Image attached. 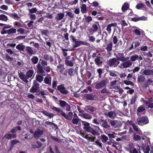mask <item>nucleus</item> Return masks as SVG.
I'll use <instances>...</instances> for the list:
<instances>
[{"instance_id": "obj_1", "label": "nucleus", "mask_w": 153, "mask_h": 153, "mask_svg": "<svg viewBox=\"0 0 153 153\" xmlns=\"http://www.w3.org/2000/svg\"><path fill=\"white\" fill-rule=\"evenodd\" d=\"M39 84L36 81L34 80L33 84L30 90L31 93H35L38 91H39Z\"/></svg>"}, {"instance_id": "obj_2", "label": "nucleus", "mask_w": 153, "mask_h": 153, "mask_svg": "<svg viewBox=\"0 0 153 153\" xmlns=\"http://www.w3.org/2000/svg\"><path fill=\"white\" fill-rule=\"evenodd\" d=\"M130 153H138L137 149L134 147V146L132 143H129L126 148Z\"/></svg>"}, {"instance_id": "obj_3", "label": "nucleus", "mask_w": 153, "mask_h": 153, "mask_svg": "<svg viewBox=\"0 0 153 153\" xmlns=\"http://www.w3.org/2000/svg\"><path fill=\"white\" fill-rule=\"evenodd\" d=\"M137 120L138 124L140 125H142V124L145 125L149 123L148 119L146 117H139L137 118Z\"/></svg>"}, {"instance_id": "obj_4", "label": "nucleus", "mask_w": 153, "mask_h": 153, "mask_svg": "<svg viewBox=\"0 0 153 153\" xmlns=\"http://www.w3.org/2000/svg\"><path fill=\"white\" fill-rule=\"evenodd\" d=\"M83 129L86 132L91 133L92 127L90 126V124L86 122L82 121Z\"/></svg>"}, {"instance_id": "obj_5", "label": "nucleus", "mask_w": 153, "mask_h": 153, "mask_svg": "<svg viewBox=\"0 0 153 153\" xmlns=\"http://www.w3.org/2000/svg\"><path fill=\"white\" fill-rule=\"evenodd\" d=\"M108 63L110 66L114 65V67H116L120 63V62L117 61L116 58H113L109 59Z\"/></svg>"}, {"instance_id": "obj_6", "label": "nucleus", "mask_w": 153, "mask_h": 153, "mask_svg": "<svg viewBox=\"0 0 153 153\" xmlns=\"http://www.w3.org/2000/svg\"><path fill=\"white\" fill-rule=\"evenodd\" d=\"M132 62L130 61H125L120 65L119 68H127L130 67L132 65Z\"/></svg>"}, {"instance_id": "obj_7", "label": "nucleus", "mask_w": 153, "mask_h": 153, "mask_svg": "<svg viewBox=\"0 0 153 153\" xmlns=\"http://www.w3.org/2000/svg\"><path fill=\"white\" fill-rule=\"evenodd\" d=\"M106 81L105 80H102L99 82L97 83L95 86V88L97 89L101 88L105 86L106 84Z\"/></svg>"}, {"instance_id": "obj_8", "label": "nucleus", "mask_w": 153, "mask_h": 153, "mask_svg": "<svg viewBox=\"0 0 153 153\" xmlns=\"http://www.w3.org/2000/svg\"><path fill=\"white\" fill-rule=\"evenodd\" d=\"M18 75L20 79L23 82L26 83H28V81L27 80L28 79L26 75L24 74L23 72H20L18 73Z\"/></svg>"}, {"instance_id": "obj_9", "label": "nucleus", "mask_w": 153, "mask_h": 153, "mask_svg": "<svg viewBox=\"0 0 153 153\" xmlns=\"http://www.w3.org/2000/svg\"><path fill=\"white\" fill-rule=\"evenodd\" d=\"M91 133L93 135H95L97 134V133L101 131L100 128L97 126H94L93 128H92Z\"/></svg>"}, {"instance_id": "obj_10", "label": "nucleus", "mask_w": 153, "mask_h": 153, "mask_svg": "<svg viewBox=\"0 0 153 153\" xmlns=\"http://www.w3.org/2000/svg\"><path fill=\"white\" fill-rule=\"evenodd\" d=\"M116 59L118 61L124 62L126 60V58L124 56V54L121 53H118V54L115 55Z\"/></svg>"}, {"instance_id": "obj_11", "label": "nucleus", "mask_w": 153, "mask_h": 153, "mask_svg": "<svg viewBox=\"0 0 153 153\" xmlns=\"http://www.w3.org/2000/svg\"><path fill=\"white\" fill-rule=\"evenodd\" d=\"M104 114L106 117H108L112 119H114L116 116V114L114 111H109L108 113H105Z\"/></svg>"}, {"instance_id": "obj_12", "label": "nucleus", "mask_w": 153, "mask_h": 153, "mask_svg": "<svg viewBox=\"0 0 153 153\" xmlns=\"http://www.w3.org/2000/svg\"><path fill=\"white\" fill-rule=\"evenodd\" d=\"M57 88L58 90L63 94H66L68 93V91L65 89V88L63 85L58 86Z\"/></svg>"}, {"instance_id": "obj_13", "label": "nucleus", "mask_w": 153, "mask_h": 153, "mask_svg": "<svg viewBox=\"0 0 153 153\" xmlns=\"http://www.w3.org/2000/svg\"><path fill=\"white\" fill-rule=\"evenodd\" d=\"M43 134V131L37 129L34 133V137L36 139L39 138Z\"/></svg>"}, {"instance_id": "obj_14", "label": "nucleus", "mask_w": 153, "mask_h": 153, "mask_svg": "<svg viewBox=\"0 0 153 153\" xmlns=\"http://www.w3.org/2000/svg\"><path fill=\"white\" fill-rule=\"evenodd\" d=\"M51 77L49 74H47L46 76L44 79V82L49 85H50L51 83Z\"/></svg>"}, {"instance_id": "obj_15", "label": "nucleus", "mask_w": 153, "mask_h": 153, "mask_svg": "<svg viewBox=\"0 0 153 153\" xmlns=\"http://www.w3.org/2000/svg\"><path fill=\"white\" fill-rule=\"evenodd\" d=\"M75 43V45L74 46V48L78 47L81 45H87L88 44L87 43L81 41H77Z\"/></svg>"}, {"instance_id": "obj_16", "label": "nucleus", "mask_w": 153, "mask_h": 153, "mask_svg": "<svg viewBox=\"0 0 153 153\" xmlns=\"http://www.w3.org/2000/svg\"><path fill=\"white\" fill-rule=\"evenodd\" d=\"M144 75L146 76L153 75V69H146L143 72Z\"/></svg>"}, {"instance_id": "obj_17", "label": "nucleus", "mask_w": 153, "mask_h": 153, "mask_svg": "<svg viewBox=\"0 0 153 153\" xmlns=\"http://www.w3.org/2000/svg\"><path fill=\"white\" fill-rule=\"evenodd\" d=\"M74 118L72 119L71 122L73 124L77 125L81 120L78 118L76 114H74Z\"/></svg>"}, {"instance_id": "obj_18", "label": "nucleus", "mask_w": 153, "mask_h": 153, "mask_svg": "<svg viewBox=\"0 0 153 153\" xmlns=\"http://www.w3.org/2000/svg\"><path fill=\"white\" fill-rule=\"evenodd\" d=\"M42 145V144L39 141L36 142V144L33 143L32 145V147L33 149L40 148Z\"/></svg>"}, {"instance_id": "obj_19", "label": "nucleus", "mask_w": 153, "mask_h": 153, "mask_svg": "<svg viewBox=\"0 0 153 153\" xmlns=\"http://www.w3.org/2000/svg\"><path fill=\"white\" fill-rule=\"evenodd\" d=\"M117 25V24L116 23H112L109 24L107 25L106 27V30L108 32L109 34H110L111 31V27H116Z\"/></svg>"}, {"instance_id": "obj_20", "label": "nucleus", "mask_w": 153, "mask_h": 153, "mask_svg": "<svg viewBox=\"0 0 153 153\" xmlns=\"http://www.w3.org/2000/svg\"><path fill=\"white\" fill-rule=\"evenodd\" d=\"M43 74L42 75L39 74L36 75V80H35L37 82L38 81L40 83H41L43 80Z\"/></svg>"}, {"instance_id": "obj_21", "label": "nucleus", "mask_w": 153, "mask_h": 153, "mask_svg": "<svg viewBox=\"0 0 153 153\" xmlns=\"http://www.w3.org/2000/svg\"><path fill=\"white\" fill-rule=\"evenodd\" d=\"M147 18L145 16H142L139 18H133L131 19V20L134 22H137L140 20H147Z\"/></svg>"}, {"instance_id": "obj_22", "label": "nucleus", "mask_w": 153, "mask_h": 153, "mask_svg": "<svg viewBox=\"0 0 153 153\" xmlns=\"http://www.w3.org/2000/svg\"><path fill=\"white\" fill-rule=\"evenodd\" d=\"M43 58L46 60L49 61L50 62H52L53 61L52 56L47 54H45L44 55Z\"/></svg>"}, {"instance_id": "obj_23", "label": "nucleus", "mask_w": 153, "mask_h": 153, "mask_svg": "<svg viewBox=\"0 0 153 153\" xmlns=\"http://www.w3.org/2000/svg\"><path fill=\"white\" fill-rule=\"evenodd\" d=\"M101 122H102V126L105 128H109L110 126L108 124L106 120H101Z\"/></svg>"}, {"instance_id": "obj_24", "label": "nucleus", "mask_w": 153, "mask_h": 153, "mask_svg": "<svg viewBox=\"0 0 153 153\" xmlns=\"http://www.w3.org/2000/svg\"><path fill=\"white\" fill-rule=\"evenodd\" d=\"M65 14L64 13H60L57 14V16L55 17L57 21H60L64 17Z\"/></svg>"}, {"instance_id": "obj_25", "label": "nucleus", "mask_w": 153, "mask_h": 153, "mask_svg": "<svg viewBox=\"0 0 153 153\" xmlns=\"http://www.w3.org/2000/svg\"><path fill=\"white\" fill-rule=\"evenodd\" d=\"M79 115L86 119H90L92 118L90 114L86 113H84L82 114H79Z\"/></svg>"}, {"instance_id": "obj_26", "label": "nucleus", "mask_w": 153, "mask_h": 153, "mask_svg": "<svg viewBox=\"0 0 153 153\" xmlns=\"http://www.w3.org/2000/svg\"><path fill=\"white\" fill-rule=\"evenodd\" d=\"M34 71L33 70H29L26 73V75L28 79L32 77L34 73Z\"/></svg>"}, {"instance_id": "obj_27", "label": "nucleus", "mask_w": 153, "mask_h": 153, "mask_svg": "<svg viewBox=\"0 0 153 153\" xmlns=\"http://www.w3.org/2000/svg\"><path fill=\"white\" fill-rule=\"evenodd\" d=\"M25 48V46L22 43L19 44L16 46V48L19 50L23 51Z\"/></svg>"}, {"instance_id": "obj_28", "label": "nucleus", "mask_w": 153, "mask_h": 153, "mask_svg": "<svg viewBox=\"0 0 153 153\" xmlns=\"http://www.w3.org/2000/svg\"><path fill=\"white\" fill-rule=\"evenodd\" d=\"M85 108L86 111H89L91 112H93L96 110V109L95 108L90 106H86Z\"/></svg>"}, {"instance_id": "obj_29", "label": "nucleus", "mask_w": 153, "mask_h": 153, "mask_svg": "<svg viewBox=\"0 0 153 153\" xmlns=\"http://www.w3.org/2000/svg\"><path fill=\"white\" fill-rule=\"evenodd\" d=\"M92 27L93 29L92 31L94 32L97 31L99 28L100 27V26L98 24H94L92 25Z\"/></svg>"}, {"instance_id": "obj_30", "label": "nucleus", "mask_w": 153, "mask_h": 153, "mask_svg": "<svg viewBox=\"0 0 153 153\" xmlns=\"http://www.w3.org/2000/svg\"><path fill=\"white\" fill-rule=\"evenodd\" d=\"M42 112L45 115L48 117L50 118L53 117L54 116L53 114L50 113L45 111H42Z\"/></svg>"}, {"instance_id": "obj_31", "label": "nucleus", "mask_w": 153, "mask_h": 153, "mask_svg": "<svg viewBox=\"0 0 153 153\" xmlns=\"http://www.w3.org/2000/svg\"><path fill=\"white\" fill-rule=\"evenodd\" d=\"M73 115L72 112H70L68 113V115H66V114H65V118L68 120H71Z\"/></svg>"}, {"instance_id": "obj_32", "label": "nucleus", "mask_w": 153, "mask_h": 153, "mask_svg": "<svg viewBox=\"0 0 153 153\" xmlns=\"http://www.w3.org/2000/svg\"><path fill=\"white\" fill-rule=\"evenodd\" d=\"M102 141L103 143H105L108 140V137L104 134H102L100 136Z\"/></svg>"}, {"instance_id": "obj_33", "label": "nucleus", "mask_w": 153, "mask_h": 153, "mask_svg": "<svg viewBox=\"0 0 153 153\" xmlns=\"http://www.w3.org/2000/svg\"><path fill=\"white\" fill-rule=\"evenodd\" d=\"M145 111V108L143 106H140L138 108L137 110V114H138L139 113H140L144 111Z\"/></svg>"}, {"instance_id": "obj_34", "label": "nucleus", "mask_w": 153, "mask_h": 153, "mask_svg": "<svg viewBox=\"0 0 153 153\" xmlns=\"http://www.w3.org/2000/svg\"><path fill=\"white\" fill-rule=\"evenodd\" d=\"M101 57L100 56H97V58L95 60V62L97 65H100L102 63V61L100 60Z\"/></svg>"}, {"instance_id": "obj_35", "label": "nucleus", "mask_w": 153, "mask_h": 153, "mask_svg": "<svg viewBox=\"0 0 153 153\" xmlns=\"http://www.w3.org/2000/svg\"><path fill=\"white\" fill-rule=\"evenodd\" d=\"M137 81L140 83L143 82L145 80V77L143 76L140 75L137 78Z\"/></svg>"}, {"instance_id": "obj_36", "label": "nucleus", "mask_w": 153, "mask_h": 153, "mask_svg": "<svg viewBox=\"0 0 153 153\" xmlns=\"http://www.w3.org/2000/svg\"><path fill=\"white\" fill-rule=\"evenodd\" d=\"M129 4L127 2L125 3L123 6L122 10L123 11L126 10L128 8Z\"/></svg>"}, {"instance_id": "obj_37", "label": "nucleus", "mask_w": 153, "mask_h": 153, "mask_svg": "<svg viewBox=\"0 0 153 153\" xmlns=\"http://www.w3.org/2000/svg\"><path fill=\"white\" fill-rule=\"evenodd\" d=\"M31 60L33 64H36L37 63L39 59L36 56H33L31 59Z\"/></svg>"}, {"instance_id": "obj_38", "label": "nucleus", "mask_w": 153, "mask_h": 153, "mask_svg": "<svg viewBox=\"0 0 153 153\" xmlns=\"http://www.w3.org/2000/svg\"><path fill=\"white\" fill-rule=\"evenodd\" d=\"M26 51L30 55H31L33 54V51L31 47H26Z\"/></svg>"}, {"instance_id": "obj_39", "label": "nucleus", "mask_w": 153, "mask_h": 153, "mask_svg": "<svg viewBox=\"0 0 153 153\" xmlns=\"http://www.w3.org/2000/svg\"><path fill=\"white\" fill-rule=\"evenodd\" d=\"M8 34H11L13 33H16V30L14 28H11L8 30H7Z\"/></svg>"}, {"instance_id": "obj_40", "label": "nucleus", "mask_w": 153, "mask_h": 153, "mask_svg": "<svg viewBox=\"0 0 153 153\" xmlns=\"http://www.w3.org/2000/svg\"><path fill=\"white\" fill-rule=\"evenodd\" d=\"M37 72L38 73L42 74L43 76H45L46 75L45 72L43 70V67L38 69L37 71Z\"/></svg>"}, {"instance_id": "obj_41", "label": "nucleus", "mask_w": 153, "mask_h": 153, "mask_svg": "<svg viewBox=\"0 0 153 153\" xmlns=\"http://www.w3.org/2000/svg\"><path fill=\"white\" fill-rule=\"evenodd\" d=\"M139 57L137 55L135 54L134 55H132L130 57V61L131 62H134L135 61L136 59H137Z\"/></svg>"}, {"instance_id": "obj_42", "label": "nucleus", "mask_w": 153, "mask_h": 153, "mask_svg": "<svg viewBox=\"0 0 153 153\" xmlns=\"http://www.w3.org/2000/svg\"><path fill=\"white\" fill-rule=\"evenodd\" d=\"M8 19L7 16L4 14L0 15V20L6 21Z\"/></svg>"}, {"instance_id": "obj_43", "label": "nucleus", "mask_w": 153, "mask_h": 153, "mask_svg": "<svg viewBox=\"0 0 153 153\" xmlns=\"http://www.w3.org/2000/svg\"><path fill=\"white\" fill-rule=\"evenodd\" d=\"M59 102L60 106L62 108H64L67 103L65 101L62 100H59Z\"/></svg>"}, {"instance_id": "obj_44", "label": "nucleus", "mask_w": 153, "mask_h": 153, "mask_svg": "<svg viewBox=\"0 0 153 153\" xmlns=\"http://www.w3.org/2000/svg\"><path fill=\"white\" fill-rule=\"evenodd\" d=\"M81 12L83 13H85L86 12V5L85 4H83L81 7Z\"/></svg>"}, {"instance_id": "obj_45", "label": "nucleus", "mask_w": 153, "mask_h": 153, "mask_svg": "<svg viewBox=\"0 0 153 153\" xmlns=\"http://www.w3.org/2000/svg\"><path fill=\"white\" fill-rule=\"evenodd\" d=\"M78 0H69L68 4L73 5L74 4H76L78 3Z\"/></svg>"}, {"instance_id": "obj_46", "label": "nucleus", "mask_w": 153, "mask_h": 153, "mask_svg": "<svg viewBox=\"0 0 153 153\" xmlns=\"http://www.w3.org/2000/svg\"><path fill=\"white\" fill-rule=\"evenodd\" d=\"M112 43H110L108 44L106 48V49L108 51H111L112 49Z\"/></svg>"}, {"instance_id": "obj_47", "label": "nucleus", "mask_w": 153, "mask_h": 153, "mask_svg": "<svg viewBox=\"0 0 153 153\" xmlns=\"http://www.w3.org/2000/svg\"><path fill=\"white\" fill-rule=\"evenodd\" d=\"M11 16L12 17L15 19L19 20V17L18 15L15 13H12L11 14Z\"/></svg>"}, {"instance_id": "obj_48", "label": "nucleus", "mask_w": 153, "mask_h": 153, "mask_svg": "<svg viewBox=\"0 0 153 153\" xmlns=\"http://www.w3.org/2000/svg\"><path fill=\"white\" fill-rule=\"evenodd\" d=\"M110 124L112 126H113L116 125L117 121L116 120H110L109 121Z\"/></svg>"}, {"instance_id": "obj_49", "label": "nucleus", "mask_w": 153, "mask_h": 153, "mask_svg": "<svg viewBox=\"0 0 153 153\" xmlns=\"http://www.w3.org/2000/svg\"><path fill=\"white\" fill-rule=\"evenodd\" d=\"M123 82L124 83L127 85H131L132 86L134 85L133 83L130 81L124 80Z\"/></svg>"}, {"instance_id": "obj_50", "label": "nucleus", "mask_w": 153, "mask_h": 153, "mask_svg": "<svg viewBox=\"0 0 153 153\" xmlns=\"http://www.w3.org/2000/svg\"><path fill=\"white\" fill-rule=\"evenodd\" d=\"M65 62L66 65L67 66H72L73 65V64L71 61L67 60L65 61Z\"/></svg>"}, {"instance_id": "obj_51", "label": "nucleus", "mask_w": 153, "mask_h": 153, "mask_svg": "<svg viewBox=\"0 0 153 153\" xmlns=\"http://www.w3.org/2000/svg\"><path fill=\"white\" fill-rule=\"evenodd\" d=\"M65 113L63 111V110L61 108L60 110L59 111V112L58 114V115H61L65 117Z\"/></svg>"}, {"instance_id": "obj_52", "label": "nucleus", "mask_w": 153, "mask_h": 153, "mask_svg": "<svg viewBox=\"0 0 153 153\" xmlns=\"http://www.w3.org/2000/svg\"><path fill=\"white\" fill-rule=\"evenodd\" d=\"M136 98L137 96L135 95L132 97L131 101V104H133L135 102Z\"/></svg>"}, {"instance_id": "obj_53", "label": "nucleus", "mask_w": 153, "mask_h": 153, "mask_svg": "<svg viewBox=\"0 0 153 153\" xmlns=\"http://www.w3.org/2000/svg\"><path fill=\"white\" fill-rule=\"evenodd\" d=\"M144 153H149L150 151V148L147 146L143 149Z\"/></svg>"}, {"instance_id": "obj_54", "label": "nucleus", "mask_w": 153, "mask_h": 153, "mask_svg": "<svg viewBox=\"0 0 153 153\" xmlns=\"http://www.w3.org/2000/svg\"><path fill=\"white\" fill-rule=\"evenodd\" d=\"M74 70L72 68H70L68 70V74L70 76L74 75Z\"/></svg>"}, {"instance_id": "obj_55", "label": "nucleus", "mask_w": 153, "mask_h": 153, "mask_svg": "<svg viewBox=\"0 0 153 153\" xmlns=\"http://www.w3.org/2000/svg\"><path fill=\"white\" fill-rule=\"evenodd\" d=\"M102 69L101 68H99L97 70V71L99 74V77H101V75L102 73Z\"/></svg>"}, {"instance_id": "obj_56", "label": "nucleus", "mask_w": 153, "mask_h": 153, "mask_svg": "<svg viewBox=\"0 0 153 153\" xmlns=\"http://www.w3.org/2000/svg\"><path fill=\"white\" fill-rule=\"evenodd\" d=\"M41 63L42 64V67H45L47 66L48 64L47 62L44 60H42L41 62Z\"/></svg>"}, {"instance_id": "obj_57", "label": "nucleus", "mask_w": 153, "mask_h": 153, "mask_svg": "<svg viewBox=\"0 0 153 153\" xmlns=\"http://www.w3.org/2000/svg\"><path fill=\"white\" fill-rule=\"evenodd\" d=\"M29 12L30 13H35L37 11L36 8H34L29 10Z\"/></svg>"}, {"instance_id": "obj_58", "label": "nucleus", "mask_w": 153, "mask_h": 153, "mask_svg": "<svg viewBox=\"0 0 153 153\" xmlns=\"http://www.w3.org/2000/svg\"><path fill=\"white\" fill-rule=\"evenodd\" d=\"M17 31L20 34H23L25 32V30L23 28H20L17 30Z\"/></svg>"}, {"instance_id": "obj_59", "label": "nucleus", "mask_w": 153, "mask_h": 153, "mask_svg": "<svg viewBox=\"0 0 153 153\" xmlns=\"http://www.w3.org/2000/svg\"><path fill=\"white\" fill-rule=\"evenodd\" d=\"M6 59L7 61H12L13 60V58L12 57H10V56H9L8 54H7L6 55Z\"/></svg>"}, {"instance_id": "obj_60", "label": "nucleus", "mask_w": 153, "mask_h": 153, "mask_svg": "<svg viewBox=\"0 0 153 153\" xmlns=\"http://www.w3.org/2000/svg\"><path fill=\"white\" fill-rule=\"evenodd\" d=\"M140 136L138 135H134L133 138L136 141L139 140L140 139Z\"/></svg>"}, {"instance_id": "obj_61", "label": "nucleus", "mask_w": 153, "mask_h": 153, "mask_svg": "<svg viewBox=\"0 0 153 153\" xmlns=\"http://www.w3.org/2000/svg\"><path fill=\"white\" fill-rule=\"evenodd\" d=\"M95 143L97 145L99 146L101 148H102V143L101 142L98 140H97L95 142Z\"/></svg>"}, {"instance_id": "obj_62", "label": "nucleus", "mask_w": 153, "mask_h": 153, "mask_svg": "<svg viewBox=\"0 0 153 153\" xmlns=\"http://www.w3.org/2000/svg\"><path fill=\"white\" fill-rule=\"evenodd\" d=\"M4 137L7 139H10L12 137L11 134L9 133L5 135Z\"/></svg>"}, {"instance_id": "obj_63", "label": "nucleus", "mask_w": 153, "mask_h": 153, "mask_svg": "<svg viewBox=\"0 0 153 153\" xmlns=\"http://www.w3.org/2000/svg\"><path fill=\"white\" fill-rule=\"evenodd\" d=\"M140 69V67H136L133 70V73H134L136 72H138Z\"/></svg>"}, {"instance_id": "obj_64", "label": "nucleus", "mask_w": 153, "mask_h": 153, "mask_svg": "<svg viewBox=\"0 0 153 153\" xmlns=\"http://www.w3.org/2000/svg\"><path fill=\"white\" fill-rule=\"evenodd\" d=\"M101 93L102 94L108 93L109 91L106 88H103L101 91Z\"/></svg>"}]
</instances>
